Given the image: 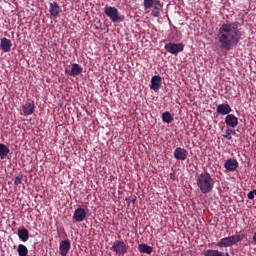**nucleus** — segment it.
<instances>
[{
	"label": "nucleus",
	"mask_w": 256,
	"mask_h": 256,
	"mask_svg": "<svg viewBox=\"0 0 256 256\" xmlns=\"http://www.w3.org/2000/svg\"><path fill=\"white\" fill-rule=\"evenodd\" d=\"M154 0H144V8L151 9L153 7Z\"/></svg>",
	"instance_id": "bb28decb"
},
{
	"label": "nucleus",
	"mask_w": 256,
	"mask_h": 256,
	"mask_svg": "<svg viewBox=\"0 0 256 256\" xmlns=\"http://www.w3.org/2000/svg\"><path fill=\"white\" fill-rule=\"evenodd\" d=\"M174 158H176L178 161H185L187 157L189 156V152L185 148L178 147L173 152Z\"/></svg>",
	"instance_id": "1a4fd4ad"
},
{
	"label": "nucleus",
	"mask_w": 256,
	"mask_h": 256,
	"mask_svg": "<svg viewBox=\"0 0 256 256\" xmlns=\"http://www.w3.org/2000/svg\"><path fill=\"white\" fill-rule=\"evenodd\" d=\"M253 241H254V243H256V232L253 235Z\"/></svg>",
	"instance_id": "c85d7f7f"
},
{
	"label": "nucleus",
	"mask_w": 256,
	"mask_h": 256,
	"mask_svg": "<svg viewBox=\"0 0 256 256\" xmlns=\"http://www.w3.org/2000/svg\"><path fill=\"white\" fill-rule=\"evenodd\" d=\"M162 121L163 123H173V115H171L169 112H164L162 114Z\"/></svg>",
	"instance_id": "5701e85b"
},
{
	"label": "nucleus",
	"mask_w": 256,
	"mask_h": 256,
	"mask_svg": "<svg viewBox=\"0 0 256 256\" xmlns=\"http://www.w3.org/2000/svg\"><path fill=\"white\" fill-rule=\"evenodd\" d=\"M162 81H163V78H161V76L159 75L152 76L150 81V89H152V91H155V93H157V91L161 89Z\"/></svg>",
	"instance_id": "6e6552de"
},
{
	"label": "nucleus",
	"mask_w": 256,
	"mask_h": 256,
	"mask_svg": "<svg viewBox=\"0 0 256 256\" xmlns=\"http://www.w3.org/2000/svg\"><path fill=\"white\" fill-rule=\"evenodd\" d=\"M245 239V234H237L232 235L228 237H224L220 239L219 242L216 243V247L221 248H227V247H233V245H237V243H241L242 240Z\"/></svg>",
	"instance_id": "7ed1b4c3"
},
{
	"label": "nucleus",
	"mask_w": 256,
	"mask_h": 256,
	"mask_svg": "<svg viewBox=\"0 0 256 256\" xmlns=\"http://www.w3.org/2000/svg\"><path fill=\"white\" fill-rule=\"evenodd\" d=\"M163 9V6L161 5V2H156L154 4V8L152 10V15L153 17H159V15L161 14V10Z\"/></svg>",
	"instance_id": "412c9836"
},
{
	"label": "nucleus",
	"mask_w": 256,
	"mask_h": 256,
	"mask_svg": "<svg viewBox=\"0 0 256 256\" xmlns=\"http://www.w3.org/2000/svg\"><path fill=\"white\" fill-rule=\"evenodd\" d=\"M169 37L172 41H179V39H181V36H179V31L177 30L172 31Z\"/></svg>",
	"instance_id": "b1692460"
},
{
	"label": "nucleus",
	"mask_w": 256,
	"mask_h": 256,
	"mask_svg": "<svg viewBox=\"0 0 256 256\" xmlns=\"http://www.w3.org/2000/svg\"><path fill=\"white\" fill-rule=\"evenodd\" d=\"M227 127L235 129L239 125V119L234 114H228L225 118Z\"/></svg>",
	"instance_id": "f8f14e48"
},
{
	"label": "nucleus",
	"mask_w": 256,
	"mask_h": 256,
	"mask_svg": "<svg viewBox=\"0 0 256 256\" xmlns=\"http://www.w3.org/2000/svg\"><path fill=\"white\" fill-rule=\"evenodd\" d=\"M14 185H23V174L15 177Z\"/></svg>",
	"instance_id": "393cba45"
},
{
	"label": "nucleus",
	"mask_w": 256,
	"mask_h": 256,
	"mask_svg": "<svg viewBox=\"0 0 256 256\" xmlns=\"http://www.w3.org/2000/svg\"><path fill=\"white\" fill-rule=\"evenodd\" d=\"M49 13L51 17H59V13H61V7H59V4L57 2L50 3Z\"/></svg>",
	"instance_id": "2eb2a0df"
},
{
	"label": "nucleus",
	"mask_w": 256,
	"mask_h": 256,
	"mask_svg": "<svg viewBox=\"0 0 256 256\" xmlns=\"http://www.w3.org/2000/svg\"><path fill=\"white\" fill-rule=\"evenodd\" d=\"M66 73L70 75V77H77V75H80V73H83V67L77 63L72 64L71 71L66 69Z\"/></svg>",
	"instance_id": "4468645a"
},
{
	"label": "nucleus",
	"mask_w": 256,
	"mask_h": 256,
	"mask_svg": "<svg viewBox=\"0 0 256 256\" xmlns=\"http://www.w3.org/2000/svg\"><path fill=\"white\" fill-rule=\"evenodd\" d=\"M196 185L202 195H207L215 187V178L209 172H202L196 176Z\"/></svg>",
	"instance_id": "f03ea898"
},
{
	"label": "nucleus",
	"mask_w": 256,
	"mask_h": 256,
	"mask_svg": "<svg viewBox=\"0 0 256 256\" xmlns=\"http://www.w3.org/2000/svg\"><path fill=\"white\" fill-rule=\"evenodd\" d=\"M231 135H235V132H234L233 129L228 128V129L226 130L225 135H223V137H224L225 139H231Z\"/></svg>",
	"instance_id": "a878e982"
},
{
	"label": "nucleus",
	"mask_w": 256,
	"mask_h": 256,
	"mask_svg": "<svg viewBox=\"0 0 256 256\" xmlns=\"http://www.w3.org/2000/svg\"><path fill=\"white\" fill-rule=\"evenodd\" d=\"M128 203H135L137 201V196H130L126 199Z\"/></svg>",
	"instance_id": "cd10ccee"
},
{
	"label": "nucleus",
	"mask_w": 256,
	"mask_h": 256,
	"mask_svg": "<svg viewBox=\"0 0 256 256\" xmlns=\"http://www.w3.org/2000/svg\"><path fill=\"white\" fill-rule=\"evenodd\" d=\"M112 249L114 253H117L118 255H124V253L127 251V244L125 242L121 241H115L112 245Z\"/></svg>",
	"instance_id": "0eeeda50"
},
{
	"label": "nucleus",
	"mask_w": 256,
	"mask_h": 256,
	"mask_svg": "<svg viewBox=\"0 0 256 256\" xmlns=\"http://www.w3.org/2000/svg\"><path fill=\"white\" fill-rule=\"evenodd\" d=\"M17 235L20 241H23V243H26V241H29V230L25 228L18 229Z\"/></svg>",
	"instance_id": "a211bd4d"
},
{
	"label": "nucleus",
	"mask_w": 256,
	"mask_h": 256,
	"mask_svg": "<svg viewBox=\"0 0 256 256\" xmlns=\"http://www.w3.org/2000/svg\"><path fill=\"white\" fill-rule=\"evenodd\" d=\"M73 219L76 223H81L87 219V209L78 207L73 214Z\"/></svg>",
	"instance_id": "423d86ee"
},
{
	"label": "nucleus",
	"mask_w": 256,
	"mask_h": 256,
	"mask_svg": "<svg viewBox=\"0 0 256 256\" xmlns=\"http://www.w3.org/2000/svg\"><path fill=\"white\" fill-rule=\"evenodd\" d=\"M0 46L2 51H4V53H9V51H11V47H13V44L11 43V41L7 38H2L0 40Z\"/></svg>",
	"instance_id": "f3484780"
},
{
	"label": "nucleus",
	"mask_w": 256,
	"mask_h": 256,
	"mask_svg": "<svg viewBox=\"0 0 256 256\" xmlns=\"http://www.w3.org/2000/svg\"><path fill=\"white\" fill-rule=\"evenodd\" d=\"M22 111L25 116L33 115L35 113V102L29 100L22 106Z\"/></svg>",
	"instance_id": "9d476101"
},
{
	"label": "nucleus",
	"mask_w": 256,
	"mask_h": 256,
	"mask_svg": "<svg viewBox=\"0 0 256 256\" xmlns=\"http://www.w3.org/2000/svg\"><path fill=\"white\" fill-rule=\"evenodd\" d=\"M104 13L112 23H121L125 19V16L121 15L115 6H105Z\"/></svg>",
	"instance_id": "20e7f679"
},
{
	"label": "nucleus",
	"mask_w": 256,
	"mask_h": 256,
	"mask_svg": "<svg viewBox=\"0 0 256 256\" xmlns=\"http://www.w3.org/2000/svg\"><path fill=\"white\" fill-rule=\"evenodd\" d=\"M17 251L19 256H27L29 253V249H27V246L23 244L18 245Z\"/></svg>",
	"instance_id": "4be33fe9"
},
{
	"label": "nucleus",
	"mask_w": 256,
	"mask_h": 256,
	"mask_svg": "<svg viewBox=\"0 0 256 256\" xmlns=\"http://www.w3.org/2000/svg\"><path fill=\"white\" fill-rule=\"evenodd\" d=\"M10 150L7 145L0 143V159H7L9 157Z\"/></svg>",
	"instance_id": "aec40b11"
},
{
	"label": "nucleus",
	"mask_w": 256,
	"mask_h": 256,
	"mask_svg": "<svg viewBox=\"0 0 256 256\" xmlns=\"http://www.w3.org/2000/svg\"><path fill=\"white\" fill-rule=\"evenodd\" d=\"M216 111L218 115H229L233 110L229 104H220L217 106Z\"/></svg>",
	"instance_id": "dca6fc26"
},
{
	"label": "nucleus",
	"mask_w": 256,
	"mask_h": 256,
	"mask_svg": "<svg viewBox=\"0 0 256 256\" xmlns=\"http://www.w3.org/2000/svg\"><path fill=\"white\" fill-rule=\"evenodd\" d=\"M138 251L139 253H145L146 255H151V253H153V247L147 244H139Z\"/></svg>",
	"instance_id": "6ab92c4d"
},
{
	"label": "nucleus",
	"mask_w": 256,
	"mask_h": 256,
	"mask_svg": "<svg viewBox=\"0 0 256 256\" xmlns=\"http://www.w3.org/2000/svg\"><path fill=\"white\" fill-rule=\"evenodd\" d=\"M71 250V241L62 240L59 246V253L61 256H67L69 251Z\"/></svg>",
	"instance_id": "9b49d317"
},
{
	"label": "nucleus",
	"mask_w": 256,
	"mask_h": 256,
	"mask_svg": "<svg viewBox=\"0 0 256 256\" xmlns=\"http://www.w3.org/2000/svg\"><path fill=\"white\" fill-rule=\"evenodd\" d=\"M217 38L221 49L231 51L237 47L241 41V31H239V22L222 24L217 32Z\"/></svg>",
	"instance_id": "f257e3e1"
},
{
	"label": "nucleus",
	"mask_w": 256,
	"mask_h": 256,
	"mask_svg": "<svg viewBox=\"0 0 256 256\" xmlns=\"http://www.w3.org/2000/svg\"><path fill=\"white\" fill-rule=\"evenodd\" d=\"M164 49L167 51V53H170L171 55H177L185 49V45H183V43L169 42L168 44H165Z\"/></svg>",
	"instance_id": "39448f33"
},
{
	"label": "nucleus",
	"mask_w": 256,
	"mask_h": 256,
	"mask_svg": "<svg viewBox=\"0 0 256 256\" xmlns=\"http://www.w3.org/2000/svg\"><path fill=\"white\" fill-rule=\"evenodd\" d=\"M224 167L226 168V171H237V167H239V162L233 158H229L225 161Z\"/></svg>",
	"instance_id": "ddd939ff"
}]
</instances>
